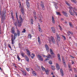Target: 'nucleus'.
I'll return each mask as SVG.
<instances>
[{"label": "nucleus", "instance_id": "f257e3e1", "mask_svg": "<svg viewBox=\"0 0 77 77\" xmlns=\"http://www.w3.org/2000/svg\"><path fill=\"white\" fill-rule=\"evenodd\" d=\"M19 18L20 20H18L17 23V22H15L14 23V24L15 26H16V28H17V26L18 25L19 27H20L21 26V24H22V22H23V19L21 17V15H19Z\"/></svg>", "mask_w": 77, "mask_h": 77}, {"label": "nucleus", "instance_id": "f03ea898", "mask_svg": "<svg viewBox=\"0 0 77 77\" xmlns=\"http://www.w3.org/2000/svg\"><path fill=\"white\" fill-rule=\"evenodd\" d=\"M48 39L49 43H51V42H52V43H53V44H55V43H56V41H55L54 38H53V36H51L50 38L48 37Z\"/></svg>", "mask_w": 77, "mask_h": 77}, {"label": "nucleus", "instance_id": "7ed1b4c3", "mask_svg": "<svg viewBox=\"0 0 77 77\" xmlns=\"http://www.w3.org/2000/svg\"><path fill=\"white\" fill-rule=\"evenodd\" d=\"M69 9H72L73 13H74L75 15H76L77 16V13L75 11H77V9H76V8H75L74 7L73 8L72 7L70 6L69 7Z\"/></svg>", "mask_w": 77, "mask_h": 77}, {"label": "nucleus", "instance_id": "20e7f679", "mask_svg": "<svg viewBox=\"0 0 77 77\" xmlns=\"http://www.w3.org/2000/svg\"><path fill=\"white\" fill-rule=\"evenodd\" d=\"M20 5H19V8H21V12L23 14H24V9L23 8V7L21 5V2H20Z\"/></svg>", "mask_w": 77, "mask_h": 77}, {"label": "nucleus", "instance_id": "39448f33", "mask_svg": "<svg viewBox=\"0 0 77 77\" xmlns=\"http://www.w3.org/2000/svg\"><path fill=\"white\" fill-rule=\"evenodd\" d=\"M37 58L38 59V60H40L41 61H43V58L42 57V56L39 55H38L37 56Z\"/></svg>", "mask_w": 77, "mask_h": 77}, {"label": "nucleus", "instance_id": "423d86ee", "mask_svg": "<svg viewBox=\"0 0 77 77\" xmlns=\"http://www.w3.org/2000/svg\"><path fill=\"white\" fill-rule=\"evenodd\" d=\"M11 43L13 45L15 43V40L14 38V35H11Z\"/></svg>", "mask_w": 77, "mask_h": 77}, {"label": "nucleus", "instance_id": "0eeeda50", "mask_svg": "<svg viewBox=\"0 0 77 77\" xmlns=\"http://www.w3.org/2000/svg\"><path fill=\"white\" fill-rule=\"evenodd\" d=\"M26 3L27 7L29 8L30 7V4L29 2V0H26Z\"/></svg>", "mask_w": 77, "mask_h": 77}, {"label": "nucleus", "instance_id": "6e6552de", "mask_svg": "<svg viewBox=\"0 0 77 77\" xmlns=\"http://www.w3.org/2000/svg\"><path fill=\"white\" fill-rule=\"evenodd\" d=\"M45 47L46 50V51L48 52H49V47H48V46L47 45V44H45Z\"/></svg>", "mask_w": 77, "mask_h": 77}, {"label": "nucleus", "instance_id": "1a4fd4ad", "mask_svg": "<svg viewBox=\"0 0 77 77\" xmlns=\"http://www.w3.org/2000/svg\"><path fill=\"white\" fill-rule=\"evenodd\" d=\"M11 32L12 34H14L15 33V28L14 27H12L11 29Z\"/></svg>", "mask_w": 77, "mask_h": 77}, {"label": "nucleus", "instance_id": "9d476101", "mask_svg": "<svg viewBox=\"0 0 77 77\" xmlns=\"http://www.w3.org/2000/svg\"><path fill=\"white\" fill-rule=\"evenodd\" d=\"M62 60L64 66H65V67H66V63L65 62V60L64 58H62Z\"/></svg>", "mask_w": 77, "mask_h": 77}, {"label": "nucleus", "instance_id": "9b49d317", "mask_svg": "<svg viewBox=\"0 0 77 77\" xmlns=\"http://www.w3.org/2000/svg\"><path fill=\"white\" fill-rule=\"evenodd\" d=\"M56 36L57 37V40L58 41H60V36L58 35V34H56Z\"/></svg>", "mask_w": 77, "mask_h": 77}, {"label": "nucleus", "instance_id": "f8f14e48", "mask_svg": "<svg viewBox=\"0 0 77 77\" xmlns=\"http://www.w3.org/2000/svg\"><path fill=\"white\" fill-rule=\"evenodd\" d=\"M69 9L70 10L69 11V12L70 15H72V16H74V13H73L72 12V10H71V9Z\"/></svg>", "mask_w": 77, "mask_h": 77}, {"label": "nucleus", "instance_id": "ddd939ff", "mask_svg": "<svg viewBox=\"0 0 77 77\" xmlns=\"http://www.w3.org/2000/svg\"><path fill=\"white\" fill-rule=\"evenodd\" d=\"M33 14H34V18L35 19V20H36V18H37V17H36V12H35V11H33Z\"/></svg>", "mask_w": 77, "mask_h": 77}, {"label": "nucleus", "instance_id": "4468645a", "mask_svg": "<svg viewBox=\"0 0 77 77\" xmlns=\"http://www.w3.org/2000/svg\"><path fill=\"white\" fill-rule=\"evenodd\" d=\"M17 35L18 36H19L20 35V31L18 30L17 29Z\"/></svg>", "mask_w": 77, "mask_h": 77}, {"label": "nucleus", "instance_id": "2eb2a0df", "mask_svg": "<svg viewBox=\"0 0 77 77\" xmlns=\"http://www.w3.org/2000/svg\"><path fill=\"white\" fill-rule=\"evenodd\" d=\"M41 6H42L43 9V10H44V4H43V2H41Z\"/></svg>", "mask_w": 77, "mask_h": 77}, {"label": "nucleus", "instance_id": "dca6fc26", "mask_svg": "<svg viewBox=\"0 0 77 77\" xmlns=\"http://www.w3.org/2000/svg\"><path fill=\"white\" fill-rule=\"evenodd\" d=\"M63 14V15L65 17H68V15H67V14L66 13V12H65V11H62Z\"/></svg>", "mask_w": 77, "mask_h": 77}, {"label": "nucleus", "instance_id": "f3484780", "mask_svg": "<svg viewBox=\"0 0 77 77\" xmlns=\"http://www.w3.org/2000/svg\"><path fill=\"white\" fill-rule=\"evenodd\" d=\"M25 57L26 60L27 62H29V58L26 55H25Z\"/></svg>", "mask_w": 77, "mask_h": 77}, {"label": "nucleus", "instance_id": "a211bd4d", "mask_svg": "<svg viewBox=\"0 0 77 77\" xmlns=\"http://www.w3.org/2000/svg\"><path fill=\"white\" fill-rule=\"evenodd\" d=\"M51 30L54 33H55L56 32V31H55V29L54 27H51Z\"/></svg>", "mask_w": 77, "mask_h": 77}, {"label": "nucleus", "instance_id": "6ab92c4d", "mask_svg": "<svg viewBox=\"0 0 77 77\" xmlns=\"http://www.w3.org/2000/svg\"><path fill=\"white\" fill-rule=\"evenodd\" d=\"M17 37V34L16 33H15L14 34V41L15 40V39L16 38V37Z\"/></svg>", "mask_w": 77, "mask_h": 77}, {"label": "nucleus", "instance_id": "aec40b11", "mask_svg": "<svg viewBox=\"0 0 77 77\" xmlns=\"http://www.w3.org/2000/svg\"><path fill=\"white\" fill-rule=\"evenodd\" d=\"M56 66L58 70L60 69V66H59V64H58L57 63H56Z\"/></svg>", "mask_w": 77, "mask_h": 77}, {"label": "nucleus", "instance_id": "412c9836", "mask_svg": "<svg viewBox=\"0 0 77 77\" xmlns=\"http://www.w3.org/2000/svg\"><path fill=\"white\" fill-rule=\"evenodd\" d=\"M57 55H58V60L60 62V61H61V59H60V54H57Z\"/></svg>", "mask_w": 77, "mask_h": 77}, {"label": "nucleus", "instance_id": "4be33fe9", "mask_svg": "<svg viewBox=\"0 0 77 77\" xmlns=\"http://www.w3.org/2000/svg\"><path fill=\"white\" fill-rule=\"evenodd\" d=\"M60 72H61V74L62 76H63V75H64V74H63V70H62V69H60Z\"/></svg>", "mask_w": 77, "mask_h": 77}, {"label": "nucleus", "instance_id": "5701e85b", "mask_svg": "<svg viewBox=\"0 0 77 77\" xmlns=\"http://www.w3.org/2000/svg\"><path fill=\"white\" fill-rule=\"evenodd\" d=\"M45 57L47 58H51V55L50 54H48L47 56H45Z\"/></svg>", "mask_w": 77, "mask_h": 77}, {"label": "nucleus", "instance_id": "b1692460", "mask_svg": "<svg viewBox=\"0 0 77 77\" xmlns=\"http://www.w3.org/2000/svg\"><path fill=\"white\" fill-rule=\"evenodd\" d=\"M52 23H53L54 24V23H55V21L54 20V17H52Z\"/></svg>", "mask_w": 77, "mask_h": 77}, {"label": "nucleus", "instance_id": "393cba45", "mask_svg": "<svg viewBox=\"0 0 77 77\" xmlns=\"http://www.w3.org/2000/svg\"><path fill=\"white\" fill-rule=\"evenodd\" d=\"M50 53L51 54H54L53 51V50H52L51 49H50Z\"/></svg>", "mask_w": 77, "mask_h": 77}, {"label": "nucleus", "instance_id": "a878e982", "mask_svg": "<svg viewBox=\"0 0 77 77\" xmlns=\"http://www.w3.org/2000/svg\"><path fill=\"white\" fill-rule=\"evenodd\" d=\"M32 73L33 75L35 76L36 75V72L35 71H33Z\"/></svg>", "mask_w": 77, "mask_h": 77}, {"label": "nucleus", "instance_id": "bb28decb", "mask_svg": "<svg viewBox=\"0 0 77 77\" xmlns=\"http://www.w3.org/2000/svg\"><path fill=\"white\" fill-rule=\"evenodd\" d=\"M56 14L57 15H59L60 16H61V14H60V12H56Z\"/></svg>", "mask_w": 77, "mask_h": 77}, {"label": "nucleus", "instance_id": "cd10ccee", "mask_svg": "<svg viewBox=\"0 0 77 77\" xmlns=\"http://www.w3.org/2000/svg\"><path fill=\"white\" fill-rule=\"evenodd\" d=\"M21 55L22 56V57H25V53L22 52L21 54Z\"/></svg>", "mask_w": 77, "mask_h": 77}, {"label": "nucleus", "instance_id": "c85d7f7f", "mask_svg": "<svg viewBox=\"0 0 77 77\" xmlns=\"http://www.w3.org/2000/svg\"><path fill=\"white\" fill-rule=\"evenodd\" d=\"M21 71L23 72V74L24 75H26V74H27V73H26V72L25 71H24L23 70H21Z\"/></svg>", "mask_w": 77, "mask_h": 77}, {"label": "nucleus", "instance_id": "c756f323", "mask_svg": "<svg viewBox=\"0 0 77 77\" xmlns=\"http://www.w3.org/2000/svg\"><path fill=\"white\" fill-rule=\"evenodd\" d=\"M38 42L39 43V44H41V41H40V38H39V36H38Z\"/></svg>", "mask_w": 77, "mask_h": 77}, {"label": "nucleus", "instance_id": "7c9ffc66", "mask_svg": "<svg viewBox=\"0 0 77 77\" xmlns=\"http://www.w3.org/2000/svg\"><path fill=\"white\" fill-rule=\"evenodd\" d=\"M37 71H40V68L39 67V66L38 65L37 66Z\"/></svg>", "mask_w": 77, "mask_h": 77}, {"label": "nucleus", "instance_id": "2f4dec72", "mask_svg": "<svg viewBox=\"0 0 77 77\" xmlns=\"http://www.w3.org/2000/svg\"><path fill=\"white\" fill-rule=\"evenodd\" d=\"M41 67L42 70L43 71H45V68H44V67H43V66H41Z\"/></svg>", "mask_w": 77, "mask_h": 77}, {"label": "nucleus", "instance_id": "473e14b6", "mask_svg": "<svg viewBox=\"0 0 77 77\" xmlns=\"http://www.w3.org/2000/svg\"><path fill=\"white\" fill-rule=\"evenodd\" d=\"M45 71V72H46V74H47V75H48V73H49V71H48V70H46Z\"/></svg>", "mask_w": 77, "mask_h": 77}, {"label": "nucleus", "instance_id": "72a5a7b5", "mask_svg": "<svg viewBox=\"0 0 77 77\" xmlns=\"http://www.w3.org/2000/svg\"><path fill=\"white\" fill-rule=\"evenodd\" d=\"M69 24L70 27H72V28H73V25H72V24L70 23H69Z\"/></svg>", "mask_w": 77, "mask_h": 77}, {"label": "nucleus", "instance_id": "f704fd0d", "mask_svg": "<svg viewBox=\"0 0 77 77\" xmlns=\"http://www.w3.org/2000/svg\"><path fill=\"white\" fill-rule=\"evenodd\" d=\"M32 56H31V58H32V59H33V58H34V57H35V54H32Z\"/></svg>", "mask_w": 77, "mask_h": 77}, {"label": "nucleus", "instance_id": "c9c22d12", "mask_svg": "<svg viewBox=\"0 0 77 77\" xmlns=\"http://www.w3.org/2000/svg\"><path fill=\"white\" fill-rule=\"evenodd\" d=\"M28 38H30V39H31V38H32V35H31V34H29Z\"/></svg>", "mask_w": 77, "mask_h": 77}, {"label": "nucleus", "instance_id": "e433bc0d", "mask_svg": "<svg viewBox=\"0 0 77 77\" xmlns=\"http://www.w3.org/2000/svg\"><path fill=\"white\" fill-rule=\"evenodd\" d=\"M51 68L53 70H54L55 68H54V66H51Z\"/></svg>", "mask_w": 77, "mask_h": 77}, {"label": "nucleus", "instance_id": "4c0bfd02", "mask_svg": "<svg viewBox=\"0 0 77 77\" xmlns=\"http://www.w3.org/2000/svg\"><path fill=\"white\" fill-rule=\"evenodd\" d=\"M65 3H66V5H68V6H70V4L68 3V2H66V1H65Z\"/></svg>", "mask_w": 77, "mask_h": 77}, {"label": "nucleus", "instance_id": "58836bf2", "mask_svg": "<svg viewBox=\"0 0 77 77\" xmlns=\"http://www.w3.org/2000/svg\"><path fill=\"white\" fill-rule=\"evenodd\" d=\"M27 52L28 53V56H30V51L29 50H27Z\"/></svg>", "mask_w": 77, "mask_h": 77}, {"label": "nucleus", "instance_id": "ea45409f", "mask_svg": "<svg viewBox=\"0 0 77 77\" xmlns=\"http://www.w3.org/2000/svg\"><path fill=\"white\" fill-rule=\"evenodd\" d=\"M38 30L40 32H42V30H41V28L40 27H38Z\"/></svg>", "mask_w": 77, "mask_h": 77}, {"label": "nucleus", "instance_id": "a19ab883", "mask_svg": "<svg viewBox=\"0 0 77 77\" xmlns=\"http://www.w3.org/2000/svg\"><path fill=\"white\" fill-rule=\"evenodd\" d=\"M17 57L19 61L20 60V57H19V56H18V55H17Z\"/></svg>", "mask_w": 77, "mask_h": 77}, {"label": "nucleus", "instance_id": "79ce46f5", "mask_svg": "<svg viewBox=\"0 0 77 77\" xmlns=\"http://www.w3.org/2000/svg\"><path fill=\"white\" fill-rule=\"evenodd\" d=\"M16 18L17 20H18V15H17V12H16Z\"/></svg>", "mask_w": 77, "mask_h": 77}, {"label": "nucleus", "instance_id": "37998d69", "mask_svg": "<svg viewBox=\"0 0 77 77\" xmlns=\"http://www.w3.org/2000/svg\"><path fill=\"white\" fill-rule=\"evenodd\" d=\"M67 33H69L70 34H71V35H72V32L70 31H69L68 32H67Z\"/></svg>", "mask_w": 77, "mask_h": 77}, {"label": "nucleus", "instance_id": "c03bdc74", "mask_svg": "<svg viewBox=\"0 0 77 77\" xmlns=\"http://www.w3.org/2000/svg\"><path fill=\"white\" fill-rule=\"evenodd\" d=\"M49 64H50V65H52V61H49Z\"/></svg>", "mask_w": 77, "mask_h": 77}, {"label": "nucleus", "instance_id": "a18cd8bd", "mask_svg": "<svg viewBox=\"0 0 77 77\" xmlns=\"http://www.w3.org/2000/svg\"><path fill=\"white\" fill-rule=\"evenodd\" d=\"M31 24H33V19H31Z\"/></svg>", "mask_w": 77, "mask_h": 77}, {"label": "nucleus", "instance_id": "49530a36", "mask_svg": "<svg viewBox=\"0 0 77 77\" xmlns=\"http://www.w3.org/2000/svg\"><path fill=\"white\" fill-rule=\"evenodd\" d=\"M1 20L2 21H3V15H2Z\"/></svg>", "mask_w": 77, "mask_h": 77}, {"label": "nucleus", "instance_id": "de8ad7c7", "mask_svg": "<svg viewBox=\"0 0 77 77\" xmlns=\"http://www.w3.org/2000/svg\"><path fill=\"white\" fill-rule=\"evenodd\" d=\"M23 31H22V33H25L26 32V30H25V29H23Z\"/></svg>", "mask_w": 77, "mask_h": 77}, {"label": "nucleus", "instance_id": "09e8293b", "mask_svg": "<svg viewBox=\"0 0 77 77\" xmlns=\"http://www.w3.org/2000/svg\"><path fill=\"white\" fill-rule=\"evenodd\" d=\"M8 47H9V48H11V45H10V44H8Z\"/></svg>", "mask_w": 77, "mask_h": 77}, {"label": "nucleus", "instance_id": "8fccbe9b", "mask_svg": "<svg viewBox=\"0 0 77 77\" xmlns=\"http://www.w3.org/2000/svg\"><path fill=\"white\" fill-rule=\"evenodd\" d=\"M26 69L27 71H29V69L28 68H26Z\"/></svg>", "mask_w": 77, "mask_h": 77}, {"label": "nucleus", "instance_id": "3c124183", "mask_svg": "<svg viewBox=\"0 0 77 77\" xmlns=\"http://www.w3.org/2000/svg\"><path fill=\"white\" fill-rule=\"evenodd\" d=\"M11 16H14V14H13V12H11Z\"/></svg>", "mask_w": 77, "mask_h": 77}, {"label": "nucleus", "instance_id": "603ef678", "mask_svg": "<svg viewBox=\"0 0 77 77\" xmlns=\"http://www.w3.org/2000/svg\"><path fill=\"white\" fill-rule=\"evenodd\" d=\"M59 27L61 30H62V28L61 27V26H60V25H59Z\"/></svg>", "mask_w": 77, "mask_h": 77}, {"label": "nucleus", "instance_id": "864d4df0", "mask_svg": "<svg viewBox=\"0 0 77 77\" xmlns=\"http://www.w3.org/2000/svg\"><path fill=\"white\" fill-rule=\"evenodd\" d=\"M73 2H74V3H75V0H71Z\"/></svg>", "mask_w": 77, "mask_h": 77}, {"label": "nucleus", "instance_id": "5fc2aeb1", "mask_svg": "<svg viewBox=\"0 0 77 77\" xmlns=\"http://www.w3.org/2000/svg\"><path fill=\"white\" fill-rule=\"evenodd\" d=\"M63 37L64 38V39H66V37H65V36L63 35Z\"/></svg>", "mask_w": 77, "mask_h": 77}, {"label": "nucleus", "instance_id": "6e6d98bb", "mask_svg": "<svg viewBox=\"0 0 77 77\" xmlns=\"http://www.w3.org/2000/svg\"><path fill=\"white\" fill-rule=\"evenodd\" d=\"M12 17V19L13 20H14V16H13Z\"/></svg>", "mask_w": 77, "mask_h": 77}, {"label": "nucleus", "instance_id": "4d7b16f0", "mask_svg": "<svg viewBox=\"0 0 77 77\" xmlns=\"http://www.w3.org/2000/svg\"><path fill=\"white\" fill-rule=\"evenodd\" d=\"M49 60V59H48V58H46V59H45L46 61H47V60Z\"/></svg>", "mask_w": 77, "mask_h": 77}, {"label": "nucleus", "instance_id": "13d9d810", "mask_svg": "<svg viewBox=\"0 0 77 77\" xmlns=\"http://www.w3.org/2000/svg\"><path fill=\"white\" fill-rule=\"evenodd\" d=\"M72 64H74V62L73 61H72Z\"/></svg>", "mask_w": 77, "mask_h": 77}, {"label": "nucleus", "instance_id": "bf43d9fd", "mask_svg": "<svg viewBox=\"0 0 77 77\" xmlns=\"http://www.w3.org/2000/svg\"><path fill=\"white\" fill-rule=\"evenodd\" d=\"M55 8H56V9H57V8H58V6H55Z\"/></svg>", "mask_w": 77, "mask_h": 77}, {"label": "nucleus", "instance_id": "052dcab7", "mask_svg": "<svg viewBox=\"0 0 77 77\" xmlns=\"http://www.w3.org/2000/svg\"><path fill=\"white\" fill-rule=\"evenodd\" d=\"M68 66H69V68H70V65H68Z\"/></svg>", "mask_w": 77, "mask_h": 77}, {"label": "nucleus", "instance_id": "680f3d73", "mask_svg": "<svg viewBox=\"0 0 77 77\" xmlns=\"http://www.w3.org/2000/svg\"><path fill=\"white\" fill-rule=\"evenodd\" d=\"M70 57H72V58H73V59H74V57L73 56H70Z\"/></svg>", "mask_w": 77, "mask_h": 77}, {"label": "nucleus", "instance_id": "e2e57ef3", "mask_svg": "<svg viewBox=\"0 0 77 77\" xmlns=\"http://www.w3.org/2000/svg\"><path fill=\"white\" fill-rule=\"evenodd\" d=\"M38 26H39V27H40V25H39V23H38Z\"/></svg>", "mask_w": 77, "mask_h": 77}, {"label": "nucleus", "instance_id": "0e129e2a", "mask_svg": "<svg viewBox=\"0 0 77 77\" xmlns=\"http://www.w3.org/2000/svg\"><path fill=\"white\" fill-rule=\"evenodd\" d=\"M75 77H77V75H75Z\"/></svg>", "mask_w": 77, "mask_h": 77}, {"label": "nucleus", "instance_id": "69168bd1", "mask_svg": "<svg viewBox=\"0 0 77 77\" xmlns=\"http://www.w3.org/2000/svg\"><path fill=\"white\" fill-rule=\"evenodd\" d=\"M0 69L2 71V68H1V67H0Z\"/></svg>", "mask_w": 77, "mask_h": 77}, {"label": "nucleus", "instance_id": "338daca9", "mask_svg": "<svg viewBox=\"0 0 77 77\" xmlns=\"http://www.w3.org/2000/svg\"><path fill=\"white\" fill-rule=\"evenodd\" d=\"M64 23H65V24H67V22H65Z\"/></svg>", "mask_w": 77, "mask_h": 77}, {"label": "nucleus", "instance_id": "774afa93", "mask_svg": "<svg viewBox=\"0 0 77 77\" xmlns=\"http://www.w3.org/2000/svg\"><path fill=\"white\" fill-rule=\"evenodd\" d=\"M69 71H72V69H69Z\"/></svg>", "mask_w": 77, "mask_h": 77}]
</instances>
